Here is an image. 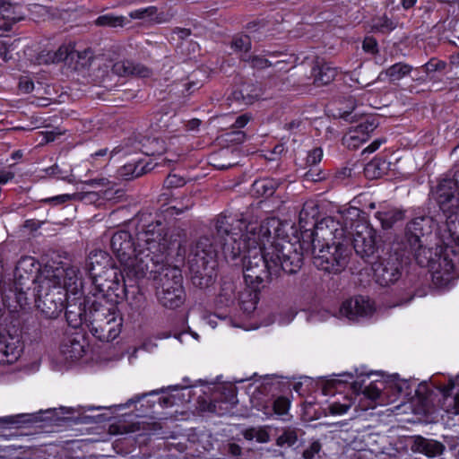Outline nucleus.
<instances>
[{
	"instance_id": "obj_1",
	"label": "nucleus",
	"mask_w": 459,
	"mask_h": 459,
	"mask_svg": "<svg viewBox=\"0 0 459 459\" xmlns=\"http://www.w3.org/2000/svg\"><path fill=\"white\" fill-rule=\"evenodd\" d=\"M271 222H247L221 214L215 221L214 238L226 260L243 255V273L247 285L256 290L280 270L298 273L303 264L301 244L286 239L271 242Z\"/></svg>"
},
{
	"instance_id": "obj_2",
	"label": "nucleus",
	"mask_w": 459,
	"mask_h": 459,
	"mask_svg": "<svg viewBox=\"0 0 459 459\" xmlns=\"http://www.w3.org/2000/svg\"><path fill=\"white\" fill-rule=\"evenodd\" d=\"M169 229L161 221L143 226L135 239L126 230L115 232L110 247L129 280L148 277L155 268L164 263L171 245Z\"/></svg>"
},
{
	"instance_id": "obj_3",
	"label": "nucleus",
	"mask_w": 459,
	"mask_h": 459,
	"mask_svg": "<svg viewBox=\"0 0 459 459\" xmlns=\"http://www.w3.org/2000/svg\"><path fill=\"white\" fill-rule=\"evenodd\" d=\"M354 212H357L354 208H348L336 216L323 218L316 231L307 236L312 238L313 264L317 269L338 273L346 267L351 249L348 248V227L342 220Z\"/></svg>"
},
{
	"instance_id": "obj_4",
	"label": "nucleus",
	"mask_w": 459,
	"mask_h": 459,
	"mask_svg": "<svg viewBox=\"0 0 459 459\" xmlns=\"http://www.w3.org/2000/svg\"><path fill=\"white\" fill-rule=\"evenodd\" d=\"M436 199L446 218L440 230V238L446 246L459 247V169L452 178L439 182Z\"/></svg>"
},
{
	"instance_id": "obj_5",
	"label": "nucleus",
	"mask_w": 459,
	"mask_h": 459,
	"mask_svg": "<svg viewBox=\"0 0 459 459\" xmlns=\"http://www.w3.org/2000/svg\"><path fill=\"white\" fill-rule=\"evenodd\" d=\"M85 318L91 333L101 342H111L121 333L123 318L114 302L92 300Z\"/></svg>"
},
{
	"instance_id": "obj_6",
	"label": "nucleus",
	"mask_w": 459,
	"mask_h": 459,
	"mask_svg": "<svg viewBox=\"0 0 459 459\" xmlns=\"http://www.w3.org/2000/svg\"><path fill=\"white\" fill-rule=\"evenodd\" d=\"M166 262L167 260L159 264L148 276L153 275L156 296L161 306L174 309L180 307L186 299L183 278L178 267L171 266Z\"/></svg>"
},
{
	"instance_id": "obj_7",
	"label": "nucleus",
	"mask_w": 459,
	"mask_h": 459,
	"mask_svg": "<svg viewBox=\"0 0 459 459\" xmlns=\"http://www.w3.org/2000/svg\"><path fill=\"white\" fill-rule=\"evenodd\" d=\"M43 269H39V264L32 256L22 257L14 270L13 289H10L9 292L4 294L13 295L16 302L21 308L30 304L28 297L30 291V285L39 287L38 279L41 275Z\"/></svg>"
},
{
	"instance_id": "obj_8",
	"label": "nucleus",
	"mask_w": 459,
	"mask_h": 459,
	"mask_svg": "<svg viewBox=\"0 0 459 459\" xmlns=\"http://www.w3.org/2000/svg\"><path fill=\"white\" fill-rule=\"evenodd\" d=\"M432 231V219L420 216L411 221L406 227L405 238L417 263L425 266L431 260L432 252L425 246L426 238Z\"/></svg>"
},
{
	"instance_id": "obj_9",
	"label": "nucleus",
	"mask_w": 459,
	"mask_h": 459,
	"mask_svg": "<svg viewBox=\"0 0 459 459\" xmlns=\"http://www.w3.org/2000/svg\"><path fill=\"white\" fill-rule=\"evenodd\" d=\"M218 251L208 237L200 238L188 256L190 271L195 277L212 279L217 267Z\"/></svg>"
},
{
	"instance_id": "obj_10",
	"label": "nucleus",
	"mask_w": 459,
	"mask_h": 459,
	"mask_svg": "<svg viewBox=\"0 0 459 459\" xmlns=\"http://www.w3.org/2000/svg\"><path fill=\"white\" fill-rule=\"evenodd\" d=\"M39 281L41 287H46L48 284L62 287L66 297H69V293L74 296L81 294L82 289L81 272L74 265L67 267L46 265L39 276Z\"/></svg>"
},
{
	"instance_id": "obj_11",
	"label": "nucleus",
	"mask_w": 459,
	"mask_h": 459,
	"mask_svg": "<svg viewBox=\"0 0 459 459\" xmlns=\"http://www.w3.org/2000/svg\"><path fill=\"white\" fill-rule=\"evenodd\" d=\"M126 277L118 267H113L92 278L95 299L118 304L126 297Z\"/></svg>"
},
{
	"instance_id": "obj_12",
	"label": "nucleus",
	"mask_w": 459,
	"mask_h": 459,
	"mask_svg": "<svg viewBox=\"0 0 459 459\" xmlns=\"http://www.w3.org/2000/svg\"><path fill=\"white\" fill-rule=\"evenodd\" d=\"M39 287H34L30 295L34 298L39 310L47 318H56L63 311L65 300L70 299L66 297L62 287L48 284L41 287L39 278L38 279Z\"/></svg>"
},
{
	"instance_id": "obj_13",
	"label": "nucleus",
	"mask_w": 459,
	"mask_h": 459,
	"mask_svg": "<svg viewBox=\"0 0 459 459\" xmlns=\"http://www.w3.org/2000/svg\"><path fill=\"white\" fill-rule=\"evenodd\" d=\"M358 211L357 209H355ZM358 215V212H354ZM353 212L351 214L352 215ZM347 218L342 220L343 225L347 224L348 227V248L350 244H352L353 248L357 255L362 258L371 256L377 250V231L368 222L362 221H357L351 222L350 227L348 226Z\"/></svg>"
},
{
	"instance_id": "obj_14",
	"label": "nucleus",
	"mask_w": 459,
	"mask_h": 459,
	"mask_svg": "<svg viewBox=\"0 0 459 459\" xmlns=\"http://www.w3.org/2000/svg\"><path fill=\"white\" fill-rule=\"evenodd\" d=\"M373 277L380 286L396 282L402 276V263L396 255L381 257L372 265Z\"/></svg>"
},
{
	"instance_id": "obj_15",
	"label": "nucleus",
	"mask_w": 459,
	"mask_h": 459,
	"mask_svg": "<svg viewBox=\"0 0 459 459\" xmlns=\"http://www.w3.org/2000/svg\"><path fill=\"white\" fill-rule=\"evenodd\" d=\"M374 312L373 303L368 298L357 296L343 301L339 308L341 316L356 321L369 316Z\"/></svg>"
},
{
	"instance_id": "obj_16",
	"label": "nucleus",
	"mask_w": 459,
	"mask_h": 459,
	"mask_svg": "<svg viewBox=\"0 0 459 459\" xmlns=\"http://www.w3.org/2000/svg\"><path fill=\"white\" fill-rule=\"evenodd\" d=\"M22 352V343L19 335L9 332L0 333V364L15 362Z\"/></svg>"
},
{
	"instance_id": "obj_17",
	"label": "nucleus",
	"mask_w": 459,
	"mask_h": 459,
	"mask_svg": "<svg viewBox=\"0 0 459 459\" xmlns=\"http://www.w3.org/2000/svg\"><path fill=\"white\" fill-rule=\"evenodd\" d=\"M86 344L83 335L80 333L67 335L60 345L61 356L67 362L76 361L85 354Z\"/></svg>"
},
{
	"instance_id": "obj_18",
	"label": "nucleus",
	"mask_w": 459,
	"mask_h": 459,
	"mask_svg": "<svg viewBox=\"0 0 459 459\" xmlns=\"http://www.w3.org/2000/svg\"><path fill=\"white\" fill-rule=\"evenodd\" d=\"M377 127L375 118L367 117L361 123L350 130L343 137L344 143L350 147H357L359 143L368 140L369 134Z\"/></svg>"
},
{
	"instance_id": "obj_19",
	"label": "nucleus",
	"mask_w": 459,
	"mask_h": 459,
	"mask_svg": "<svg viewBox=\"0 0 459 459\" xmlns=\"http://www.w3.org/2000/svg\"><path fill=\"white\" fill-rule=\"evenodd\" d=\"M113 267L116 266L106 251L94 250L90 253L87 259V269L91 279Z\"/></svg>"
},
{
	"instance_id": "obj_20",
	"label": "nucleus",
	"mask_w": 459,
	"mask_h": 459,
	"mask_svg": "<svg viewBox=\"0 0 459 459\" xmlns=\"http://www.w3.org/2000/svg\"><path fill=\"white\" fill-rule=\"evenodd\" d=\"M319 213V208L316 201L307 200L303 204V207L299 212V228L303 230L305 233L308 231L316 232V226L320 222L317 221V216Z\"/></svg>"
},
{
	"instance_id": "obj_21",
	"label": "nucleus",
	"mask_w": 459,
	"mask_h": 459,
	"mask_svg": "<svg viewBox=\"0 0 459 459\" xmlns=\"http://www.w3.org/2000/svg\"><path fill=\"white\" fill-rule=\"evenodd\" d=\"M112 71L119 76L134 75L142 78L152 76V71L148 66L133 60H121L116 62Z\"/></svg>"
},
{
	"instance_id": "obj_22",
	"label": "nucleus",
	"mask_w": 459,
	"mask_h": 459,
	"mask_svg": "<svg viewBox=\"0 0 459 459\" xmlns=\"http://www.w3.org/2000/svg\"><path fill=\"white\" fill-rule=\"evenodd\" d=\"M238 158V150L224 148L210 156V164L218 169H228L239 163Z\"/></svg>"
},
{
	"instance_id": "obj_23",
	"label": "nucleus",
	"mask_w": 459,
	"mask_h": 459,
	"mask_svg": "<svg viewBox=\"0 0 459 459\" xmlns=\"http://www.w3.org/2000/svg\"><path fill=\"white\" fill-rule=\"evenodd\" d=\"M445 449V445L441 442L420 436L415 437L411 446L413 452L423 454L430 458L441 455Z\"/></svg>"
},
{
	"instance_id": "obj_24",
	"label": "nucleus",
	"mask_w": 459,
	"mask_h": 459,
	"mask_svg": "<svg viewBox=\"0 0 459 459\" xmlns=\"http://www.w3.org/2000/svg\"><path fill=\"white\" fill-rule=\"evenodd\" d=\"M74 299L79 302L72 303L69 299L66 300L65 317L70 326L77 328L83 323H86L85 317L88 314V310L86 311L85 307H82L83 302L82 301L81 296L78 298L74 297Z\"/></svg>"
},
{
	"instance_id": "obj_25",
	"label": "nucleus",
	"mask_w": 459,
	"mask_h": 459,
	"mask_svg": "<svg viewBox=\"0 0 459 459\" xmlns=\"http://www.w3.org/2000/svg\"><path fill=\"white\" fill-rule=\"evenodd\" d=\"M455 385L453 382L441 388V408L449 418L459 415V393L453 394Z\"/></svg>"
},
{
	"instance_id": "obj_26",
	"label": "nucleus",
	"mask_w": 459,
	"mask_h": 459,
	"mask_svg": "<svg viewBox=\"0 0 459 459\" xmlns=\"http://www.w3.org/2000/svg\"><path fill=\"white\" fill-rule=\"evenodd\" d=\"M311 74L316 86H324L334 80L337 69L327 63L316 61L312 67Z\"/></svg>"
},
{
	"instance_id": "obj_27",
	"label": "nucleus",
	"mask_w": 459,
	"mask_h": 459,
	"mask_svg": "<svg viewBox=\"0 0 459 459\" xmlns=\"http://www.w3.org/2000/svg\"><path fill=\"white\" fill-rule=\"evenodd\" d=\"M0 17L6 21L0 26V36H3L4 32L11 30L13 23L23 19L24 13L22 12V7L19 4H12L5 2L0 11Z\"/></svg>"
},
{
	"instance_id": "obj_28",
	"label": "nucleus",
	"mask_w": 459,
	"mask_h": 459,
	"mask_svg": "<svg viewBox=\"0 0 459 459\" xmlns=\"http://www.w3.org/2000/svg\"><path fill=\"white\" fill-rule=\"evenodd\" d=\"M231 95L234 100L244 105H250L260 97L261 91L253 83H243Z\"/></svg>"
},
{
	"instance_id": "obj_29",
	"label": "nucleus",
	"mask_w": 459,
	"mask_h": 459,
	"mask_svg": "<svg viewBox=\"0 0 459 459\" xmlns=\"http://www.w3.org/2000/svg\"><path fill=\"white\" fill-rule=\"evenodd\" d=\"M412 71V66L405 63H396L387 69L383 70L377 76V81H384L385 78H389L390 82H395L409 75Z\"/></svg>"
},
{
	"instance_id": "obj_30",
	"label": "nucleus",
	"mask_w": 459,
	"mask_h": 459,
	"mask_svg": "<svg viewBox=\"0 0 459 459\" xmlns=\"http://www.w3.org/2000/svg\"><path fill=\"white\" fill-rule=\"evenodd\" d=\"M376 218L380 221L384 229H390L394 223L403 220V212L398 209H387L377 212Z\"/></svg>"
},
{
	"instance_id": "obj_31",
	"label": "nucleus",
	"mask_w": 459,
	"mask_h": 459,
	"mask_svg": "<svg viewBox=\"0 0 459 459\" xmlns=\"http://www.w3.org/2000/svg\"><path fill=\"white\" fill-rule=\"evenodd\" d=\"M145 172V166L142 161H134L120 167L117 170V175L125 180H130L143 175Z\"/></svg>"
},
{
	"instance_id": "obj_32",
	"label": "nucleus",
	"mask_w": 459,
	"mask_h": 459,
	"mask_svg": "<svg viewBox=\"0 0 459 459\" xmlns=\"http://www.w3.org/2000/svg\"><path fill=\"white\" fill-rule=\"evenodd\" d=\"M387 169L388 164L385 159L375 157L366 165L364 172L368 178H377L382 177L386 172Z\"/></svg>"
},
{
	"instance_id": "obj_33",
	"label": "nucleus",
	"mask_w": 459,
	"mask_h": 459,
	"mask_svg": "<svg viewBox=\"0 0 459 459\" xmlns=\"http://www.w3.org/2000/svg\"><path fill=\"white\" fill-rule=\"evenodd\" d=\"M379 385H383V383H370V385L366 386L362 391V395L370 402L367 406H365V409L369 407L374 408L376 404L382 403L381 402H378L382 397V387Z\"/></svg>"
},
{
	"instance_id": "obj_34",
	"label": "nucleus",
	"mask_w": 459,
	"mask_h": 459,
	"mask_svg": "<svg viewBox=\"0 0 459 459\" xmlns=\"http://www.w3.org/2000/svg\"><path fill=\"white\" fill-rule=\"evenodd\" d=\"M253 186L257 194L269 197L275 192L277 183L273 179L265 178L255 181Z\"/></svg>"
},
{
	"instance_id": "obj_35",
	"label": "nucleus",
	"mask_w": 459,
	"mask_h": 459,
	"mask_svg": "<svg viewBox=\"0 0 459 459\" xmlns=\"http://www.w3.org/2000/svg\"><path fill=\"white\" fill-rule=\"evenodd\" d=\"M52 53L55 63L66 61L68 59L73 61L75 56H80V54L76 53L75 49H74V47L71 45H63L56 51H52Z\"/></svg>"
},
{
	"instance_id": "obj_36",
	"label": "nucleus",
	"mask_w": 459,
	"mask_h": 459,
	"mask_svg": "<svg viewBox=\"0 0 459 459\" xmlns=\"http://www.w3.org/2000/svg\"><path fill=\"white\" fill-rule=\"evenodd\" d=\"M158 9L155 6H148L130 12L129 16L132 19L150 18L152 21L161 22L162 19L157 16Z\"/></svg>"
},
{
	"instance_id": "obj_37",
	"label": "nucleus",
	"mask_w": 459,
	"mask_h": 459,
	"mask_svg": "<svg viewBox=\"0 0 459 459\" xmlns=\"http://www.w3.org/2000/svg\"><path fill=\"white\" fill-rule=\"evenodd\" d=\"M237 299L234 284L232 282H224L220 292V303L230 306Z\"/></svg>"
},
{
	"instance_id": "obj_38",
	"label": "nucleus",
	"mask_w": 459,
	"mask_h": 459,
	"mask_svg": "<svg viewBox=\"0 0 459 459\" xmlns=\"http://www.w3.org/2000/svg\"><path fill=\"white\" fill-rule=\"evenodd\" d=\"M372 30L382 33L390 32L395 29L396 24L385 15L372 20Z\"/></svg>"
},
{
	"instance_id": "obj_39",
	"label": "nucleus",
	"mask_w": 459,
	"mask_h": 459,
	"mask_svg": "<svg viewBox=\"0 0 459 459\" xmlns=\"http://www.w3.org/2000/svg\"><path fill=\"white\" fill-rule=\"evenodd\" d=\"M298 441V432L294 429H284L277 437L276 445L279 446H292Z\"/></svg>"
},
{
	"instance_id": "obj_40",
	"label": "nucleus",
	"mask_w": 459,
	"mask_h": 459,
	"mask_svg": "<svg viewBox=\"0 0 459 459\" xmlns=\"http://www.w3.org/2000/svg\"><path fill=\"white\" fill-rule=\"evenodd\" d=\"M243 436L247 440L255 439L259 443H266L269 441V434L263 429H247L244 431Z\"/></svg>"
},
{
	"instance_id": "obj_41",
	"label": "nucleus",
	"mask_w": 459,
	"mask_h": 459,
	"mask_svg": "<svg viewBox=\"0 0 459 459\" xmlns=\"http://www.w3.org/2000/svg\"><path fill=\"white\" fill-rule=\"evenodd\" d=\"M124 22V17L122 16H114L111 14H104L99 16L95 24L98 26H107V27H117L122 26Z\"/></svg>"
},
{
	"instance_id": "obj_42",
	"label": "nucleus",
	"mask_w": 459,
	"mask_h": 459,
	"mask_svg": "<svg viewBox=\"0 0 459 459\" xmlns=\"http://www.w3.org/2000/svg\"><path fill=\"white\" fill-rule=\"evenodd\" d=\"M88 195H90V193H87V194L74 193L72 195H69V194L59 195L47 199L46 202H48V203H51V204L56 205V204H64L70 200H82Z\"/></svg>"
},
{
	"instance_id": "obj_43",
	"label": "nucleus",
	"mask_w": 459,
	"mask_h": 459,
	"mask_svg": "<svg viewBox=\"0 0 459 459\" xmlns=\"http://www.w3.org/2000/svg\"><path fill=\"white\" fill-rule=\"evenodd\" d=\"M231 47L236 51L247 53L251 48V39L247 35L237 36L232 39Z\"/></svg>"
},
{
	"instance_id": "obj_44",
	"label": "nucleus",
	"mask_w": 459,
	"mask_h": 459,
	"mask_svg": "<svg viewBox=\"0 0 459 459\" xmlns=\"http://www.w3.org/2000/svg\"><path fill=\"white\" fill-rule=\"evenodd\" d=\"M290 402L288 398L280 396L273 403V410L278 416H283L288 413Z\"/></svg>"
},
{
	"instance_id": "obj_45",
	"label": "nucleus",
	"mask_w": 459,
	"mask_h": 459,
	"mask_svg": "<svg viewBox=\"0 0 459 459\" xmlns=\"http://www.w3.org/2000/svg\"><path fill=\"white\" fill-rule=\"evenodd\" d=\"M244 60L249 63L250 65L255 69H264L272 65V63L268 59L258 55L250 56L248 58H245Z\"/></svg>"
},
{
	"instance_id": "obj_46",
	"label": "nucleus",
	"mask_w": 459,
	"mask_h": 459,
	"mask_svg": "<svg viewBox=\"0 0 459 459\" xmlns=\"http://www.w3.org/2000/svg\"><path fill=\"white\" fill-rule=\"evenodd\" d=\"M223 118L227 119L228 121L234 119L231 127L240 129L243 128L251 120L252 117L249 114H242L237 117L232 115H226L223 117Z\"/></svg>"
},
{
	"instance_id": "obj_47",
	"label": "nucleus",
	"mask_w": 459,
	"mask_h": 459,
	"mask_svg": "<svg viewBox=\"0 0 459 459\" xmlns=\"http://www.w3.org/2000/svg\"><path fill=\"white\" fill-rule=\"evenodd\" d=\"M76 53L80 54L79 56H75L74 59H76V65L75 69H78L79 67H84L90 65V61L92 57V53L90 49H84L82 51L75 50Z\"/></svg>"
},
{
	"instance_id": "obj_48",
	"label": "nucleus",
	"mask_w": 459,
	"mask_h": 459,
	"mask_svg": "<svg viewBox=\"0 0 459 459\" xmlns=\"http://www.w3.org/2000/svg\"><path fill=\"white\" fill-rule=\"evenodd\" d=\"M351 408V403L334 402L329 405V411L333 415H342L348 411Z\"/></svg>"
},
{
	"instance_id": "obj_49",
	"label": "nucleus",
	"mask_w": 459,
	"mask_h": 459,
	"mask_svg": "<svg viewBox=\"0 0 459 459\" xmlns=\"http://www.w3.org/2000/svg\"><path fill=\"white\" fill-rule=\"evenodd\" d=\"M322 448L321 443L316 440L313 441L310 446L304 450L302 456L304 459H313L316 455H317Z\"/></svg>"
},
{
	"instance_id": "obj_50",
	"label": "nucleus",
	"mask_w": 459,
	"mask_h": 459,
	"mask_svg": "<svg viewBox=\"0 0 459 459\" xmlns=\"http://www.w3.org/2000/svg\"><path fill=\"white\" fill-rule=\"evenodd\" d=\"M362 48L367 53L377 54L378 52L377 41L372 37H367L362 43Z\"/></svg>"
},
{
	"instance_id": "obj_51",
	"label": "nucleus",
	"mask_w": 459,
	"mask_h": 459,
	"mask_svg": "<svg viewBox=\"0 0 459 459\" xmlns=\"http://www.w3.org/2000/svg\"><path fill=\"white\" fill-rule=\"evenodd\" d=\"M167 187H179L185 185V179L175 174H170L164 181Z\"/></svg>"
},
{
	"instance_id": "obj_52",
	"label": "nucleus",
	"mask_w": 459,
	"mask_h": 459,
	"mask_svg": "<svg viewBox=\"0 0 459 459\" xmlns=\"http://www.w3.org/2000/svg\"><path fill=\"white\" fill-rule=\"evenodd\" d=\"M53 53L49 50L41 51L36 57V62L38 65H48L54 64Z\"/></svg>"
},
{
	"instance_id": "obj_53",
	"label": "nucleus",
	"mask_w": 459,
	"mask_h": 459,
	"mask_svg": "<svg viewBox=\"0 0 459 459\" xmlns=\"http://www.w3.org/2000/svg\"><path fill=\"white\" fill-rule=\"evenodd\" d=\"M323 158V150L321 148H315L309 152L307 157V162L310 165H316L321 161Z\"/></svg>"
},
{
	"instance_id": "obj_54",
	"label": "nucleus",
	"mask_w": 459,
	"mask_h": 459,
	"mask_svg": "<svg viewBox=\"0 0 459 459\" xmlns=\"http://www.w3.org/2000/svg\"><path fill=\"white\" fill-rule=\"evenodd\" d=\"M425 70L428 73L436 72L437 70L444 69L446 64L442 61L437 59H430L428 63L425 64Z\"/></svg>"
},
{
	"instance_id": "obj_55",
	"label": "nucleus",
	"mask_w": 459,
	"mask_h": 459,
	"mask_svg": "<svg viewBox=\"0 0 459 459\" xmlns=\"http://www.w3.org/2000/svg\"><path fill=\"white\" fill-rule=\"evenodd\" d=\"M19 89L24 93H30L34 90V82L27 77H22L19 82Z\"/></svg>"
},
{
	"instance_id": "obj_56",
	"label": "nucleus",
	"mask_w": 459,
	"mask_h": 459,
	"mask_svg": "<svg viewBox=\"0 0 459 459\" xmlns=\"http://www.w3.org/2000/svg\"><path fill=\"white\" fill-rule=\"evenodd\" d=\"M439 266L443 267L446 274H450L455 269V264L447 258L446 255L439 258Z\"/></svg>"
},
{
	"instance_id": "obj_57",
	"label": "nucleus",
	"mask_w": 459,
	"mask_h": 459,
	"mask_svg": "<svg viewBox=\"0 0 459 459\" xmlns=\"http://www.w3.org/2000/svg\"><path fill=\"white\" fill-rule=\"evenodd\" d=\"M391 387L394 388L399 394H409V385L408 382L405 380L394 382V384H392Z\"/></svg>"
},
{
	"instance_id": "obj_58",
	"label": "nucleus",
	"mask_w": 459,
	"mask_h": 459,
	"mask_svg": "<svg viewBox=\"0 0 459 459\" xmlns=\"http://www.w3.org/2000/svg\"><path fill=\"white\" fill-rule=\"evenodd\" d=\"M285 152V147L283 144L280 143L274 146V148L270 152L269 160H274L277 157L281 156Z\"/></svg>"
},
{
	"instance_id": "obj_59",
	"label": "nucleus",
	"mask_w": 459,
	"mask_h": 459,
	"mask_svg": "<svg viewBox=\"0 0 459 459\" xmlns=\"http://www.w3.org/2000/svg\"><path fill=\"white\" fill-rule=\"evenodd\" d=\"M0 57L4 61L12 58L7 44L3 41H0Z\"/></svg>"
},
{
	"instance_id": "obj_60",
	"label": "nucleus",
	"mask_w": 459,
	"mask_h": 459,
	"mask_svg": "<svg viewBox=\"0 0 459 459\" xmlns=\"http://www.w3.org/2000/svg\"><path fill=\"white\" fill-rule=\"evenodd\" d=\"M194 205L193 201L187 198L186 204L181 206H170L169 210H175L176 213H182L184 211L190 209Z\"/></svg>"
},
{
	"instance_id": "obj_61",
	"label": "nucleus",
	"mask_w": 459,
	"mask_h": 459,
	"mask_svg": "<svg viewBox=\"0 0 459 459\" xmlns=\"http://www.w3.org/2000/svg\"><path fill=\"white\" fill-rule=\"evenodd\" d=\"M305 178L307 180L317 182L323 180L325 176L321 172L316 174L314 171L309 170L305 174Z\"/></svg>"
},
{
	"instance_id": "obj_62",
	"label": "nucleus",
	"mask_w": 459,
	"mask_h": 459,
	"mask_svg": "<svg viewBox=\"0 0 459 459\" xmlns=\"http://www.w3.org/2000/svg\"><path fill=\"white\" fill-rule=\"evenodd\" d=\"M88 184L100 185V186H108V187L113 186V183L110 182L108 178H104L92 179V180L89 181Z\"/></svg>"
},
{
	"instance_id": "obj_63",
	"label": "nucleus",
	"mask_w": 459,
	"mask_h": 459,
	"mask_svg": "<svg viewBox=\"0 0 459 459\" xmlns=\"http://www.w3.org/2000/svg\"><path fill=\"white\" fill-rule=\"evenodd\" d=\"M233 138L230 139L232 142L242 143L245 140L246 134L242 131H234L231 133Z\"/></svg>"
},
{
	"instance_id": "obj_64",
	"label": "nucleus",
	"mask_w": 459,
	"mask_h": 459,
	"mask_svg": "<svg viewBox=\"0 0 459 459\" xmlns=\"http://www.w3.org/2000/svg\"><path fill=\"white\" fill-rule=\"evenodd\" d=\"M385 141L383 140H376L374 141L372 143H370L365 150L364 152H374L375 151H377L380 145L384 143Z\"/></svg>"
}]
</instances>
